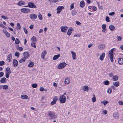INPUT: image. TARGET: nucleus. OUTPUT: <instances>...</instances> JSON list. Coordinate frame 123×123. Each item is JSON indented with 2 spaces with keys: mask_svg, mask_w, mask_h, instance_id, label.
I'll return each mask as SVG.
<instances>
[{
  "mask_svg": "<svg viewBox=\"0 0 123 123\" xmlns=\"http://www.w3.org/2000/svg\"><path fill=\"white\" fill-rule=\"evenodd\" d=\"M115 49V48H113L110 50L109 52V57L110 58L111 62H112L113 59V51Z\"/></svg>",
  "mask_w": 123,
  "mask_h": 123,
  "instance_id": "obj_1",
  "label": "nucleus"
},
{
  "mask_svg": "<svg viewBox=\"0 0 123 123\" xmlns=\"http://www.w3.org/2000/svg\"><path fill=\"white\" fill-rule=\"evenodd\" d=\"M48 116L52 119H55L56 117L55 113L53 111H49L48 112Z\"/></svg>",
  "mask_w": 123,
  "mask_h": 123,
  "instance_id": "obj_2",
  "label": "nucleus"
},
{
  "mask_svg": "<svg viewBox=\"0 0 123 123\" xmlns=\"http://www.w3.org/2000/svg\"><path fill=\"white\" fill-rule=\"evenodd\" d=\"M66 98L64 95H62L60 97L59 100L60 102L61 103H63L66 102Z\"/></svg>",
  "mask_w": 123,
  "mask_h": 123,
  "instance_id": "obj_3",
  "label": "nucleus"
},
{
  "mask_svg": "<svg viewBox=\"0 0 123 123\" xmlns=\"http://www.w3.org/2000/svg\"><path fill=\"white\" fill-rule=\"evenodd\" d=\"M67 64L64 62L60 63L58 66V68L60 69H61L64 68L66 65Z\"/></svg>",
  "mask_w": 123,
  "mask_h": 123,
  "instance_id": "obj_4",
  "label": "nucleus"
},
{
  "mask_svg": "<svg viewBox=\"0 0 123 123\" xmlns=\"http://www.w3.org/2000/svg\"><path fill=\"white\" fill-rule=\"evenodd\" d=\"M61 31L63 32H65L68 29V27L66 26H62L61 27Z\"/></svg>",
  "mask_w": 123,
  "mask_h": 123,
  "instance_id": "obj_5",
  "label": "nucleus"
},
{
  "mask_svg": "<svg viewBox=\"0 0 123 123\" xmlns=\"http://www.w3.org/2000/svg\"><path fill=\"white\" fill-rule=\"evenodd\" d=\"M30 17L31 19L33 20L36 19L37 18V16L34 13L31 14L30 15Z\"/></svg>",
  "mask_w": 123,
  "mask_h": 123,
  "instance_id": "obj_6",
  "label": "nucleus"
},
{
  "mask_svg": "<svg viewBox=\"0 0 123 123\" xmlns=\"http://www.w3.org/2000/svg\"><path fill=\"white\" fill-rule=\"evenodd\" d=\"M28 6L29 7L31 8H36L37 7L33 3L31 2H29L28 4Z\"/></svg>",
  "mask_w": 123,
  "mask_h": 123,
  "instance_id": "obj_7",
  "label": "nucleus"
},
{
  "mask_svg": "<svg viewBox=\"0 0 123 123\" xmlns=\"http://www.w3.org/2000/svg\"><path fill=\"white\" fill-rule=\"evenodd\" d=\"M64 7L63 6H58L56 9V10L57 11V13H60L62 11V9Z\"/></svg>",
  "mask_w": 123,
  "mask_h": 123,
  "instance_id": "obj_8",
  "label": "nucleus"
},
{
  "mask_svg": "<svg viewBox=\"0 0 123 123\" xmlns=\"http://www.w3.org/2000/svg\"><path fill=\"white\" fill-rule=\"evenodd\" d=\"M23 55L24 56V57L26 59H27L30 56V55L29 53L25 52H24L23 53Z\"/></svg>",
  "mask_w": 123,
  "mask_h": 123,
  "instance_id": "obj_9",
  "label": "nucleus"
},
{
  "mask_svg": "<svg viewBox=\"0 0 123 123\" xmlns=\"http://www.w3.org/2000/svg\"><path fill=\"white\" fill-rule=\"evenodd\" d=\"M22 12L24 13H27L30 12V11L29 9L26 8H23L21 9Z\"/></svg>",
  "mask_w": 123,
  "mask_h": 123,
  "instance_id": "obj_10",
  "label": "nucleus"
},
{
  "mask_svg": "<svg viewBox=\"0 0 123 123\" xmlns=\"http://www.w3.org/2000/svg\"><path fill=\"white\" fill-rule=\"evenodd\" d=\"M47 53V52L46 50H44L42 52L41 55L42 58L43 59H44L45 55Z\"/></svg>",
  "mask_w": 123,
  "mask_h": 123,
  "instance_id": "obj_11",
  "label": "nucleus"
},
{
  "mask_svg": "<svg viewBox=\"0 0 123 123\" xmlns=\"http://www.w3.org/2000/svg\"><path fill=\"white\" fill-rule=\"evenodd\" d=\"M71 53L72 55L73 59L74 60L76 59L77 58L76 56V53L73 51H71Z\"/></svg>",
  "mask_w": 123,
  "mask_h": 123,
  "instance_id": "obj_12",
  "label": "nucleus"
},
{
  "mask_svg": "<svg viewBox=\"0 0 123 123\" xmlns=\"http://www.w3.org/2000/svg\"><path fill=\"white\" fill-rule=\"evenodd\" d=\"M21 97L22 99H29L28 96L26 95H21Z\"/></svg>",
  "mask_w": 123,
  "mask_h": 123,
  "instance_id": "obj_13",
  "label": "nucleus"
},
{
  "mask_svg": "<svg viewBox=\"0 0 123 123\" xmlns=\"http://www.w3.org/2000/svg\"><path fill=\"white\" fill-rule=\"evenodd\" d=\"M13 62L14 67H16L18 65V62L16 60H13Z\"/></svg>",
  "mask_w": 123,
  "mask_h": 123,
  "instance_id": "obj_14",
  "label": "nucleus"
},
{
  "mask_svg": "<svg viewBox=\"0 0 123 123\" xmlns=\"http://www.w3.org/2000/svg\"><path fill=\"white\" fill-rule=\"evenodd\" d=\"M60 55L58 54L57 55H55L53 58V59L54 60H55L58 59L60 57Z\"/></svg>",
  "mask_w": 123,
  "mask_h": 123,
  "instance_id": "obj_15",
  "label": "nucleus"
},
{
  "mask_svg": "<svg viewBox=\"0 0 123 123\" xmlns=\"http://www.w3.org/2000/svg\"><path fill=\"white\" fill-rule=\"evenodd\" d=\"M105 55V53H103L100 56V59L101 61H103Z\"/></svg>",
  "mask_w": 123,
  "mask_h": 123,
  "instance_id": "obj_16",
  "label": "nucleus"
},
{
  "mask_svg": "<svg viewBox=\"0 0 123 123\" xmlns=\"http://www.w3.org/2000/svg\"><path fill=\"white\" fill-rule=\"evenodd\" d=\"M118 61L119 64H123V59L122 58H118Z\"/></svg>",
  "mask_w": 123,
  "mask_h": 123,
  "instance_id": "obj_17",
  "label": "nucleus"
},
{
  "mask_svg": "<svg viewBox=\"0 0 123 123\" xmlns=\"http://www.w3.org/2000/svg\"><path fill=\"white\" fill-rule=\"evenodd\" d=\"M105 47V46L104 44H100L98 45V48L101 49H103Z\"/></svg>",
  "mask_w": 123,
  "mask_h": 123,
  "instance_id": "obj_18",
  "label": "nucleus"
},
{
  "mask_svg": "<svg viewBox=\"0 0 123 123\" xmlns=\"http://www.w3.org/2000/svg\"><path fill=\"white\" fill-rule=\"evenodd\" d=\"M82 89L84 91H88L89 89V87L87 86H85L82 87Z\"/></svg>",
  "mask_w": 123,
  "mask_h": 123,
  "instance_id": "obj_19",
  "label": "nucleus"
},
{
  "mask_svg": "<svg viewBox=\"0 0 123 123\" xmlns=\"http://www.w3.org/2000/svg\"><path fill=\"white\" fill-rule=\"evenodd\" d=\"M73 30H74L72 28L69 29L68 31L67 34L68 35H70Z\"/></svg>",
  "mask_w": 123,
  "mask_h": 123,
  "instance_id": "obj_20",
  "label": "nucleus"
},
{
  "mask_svg": "<svg viewBox=\"0 0 123 123\" xmlns=\"http://www.w3.org/2000/svg\"><path fill=\"white\" fill-rule=\"evenodd\" d=\"M70 82V80L68 78H66L65 80V83L66 84H68Z\"/></svg>",
  "mask_w": 123,
  "mask_h": 123,
  "instance_id": "obj_21",
  "label": "nucleus"
},
{
  "mask_svg": "<svg viewBox=\"0 0 123 123\" xmlns=\"http://www.w3.org/2000/svg\"><path fill=\"white\" fill-rule=\"evenodd\" d=\"M113 116L115 118H117L119 117V115L118 112H115L114 113Z\"/></svg>",
  "mask_w": 123,
  "mask_h": 123,
  "instance_id": "obj_22",
  "label": "nucleus"
},
{
  "mask_svg": "<svg viewBox=\"0 0 123 123\" xmlns=\"http://www.w3.org/2000/svg\"><path fill=\"white\" fill-rule=\"evenodd\" d=\"M25 2L23 1H20L17 3V5L19 6H21L24 5Z\"/></svg>",
  "mask_w": 123,
  "mask_h": 123,
  "instance_id": "obj_23",
  "label": "nucleus"
},
{
  "mask_svg": "<svg viewBox=\"0 0 123 123\" xmlns=\"http://www.w3.org/2000/svg\"><path fill=\"white\" fill-rule=\"evenodd\" d=\"M80 6L82 7H83L85 6V3L83 0L81 1L80 3Z\"/></svg>",
  "mask_w": 123,
  "mask_h": 123,
  "instance_id": "obj_24",
  "label": "nucleus"
},
{
  "mask_svg": "<svg viewBox=\"0 0 123 123\" xmlns=\"http://www.w3.org/2000/svg\"><path fill=\"white\" fill-rule=\"evenodd\" d=\"M109 28L111 31H113L114 30L115 27L113 25H111L109 26Z\"/></svg>",
  "mask_w": 123,
  "mask_h": 123,
  "instance_id": "obj_25",
  "label": "nucleus"
},
{
  "mask_svg": "<svg viewBox=\"0 0 123 123\" xmlns=\"http://www.w3.org/2000/svg\"><path fill=\"white\" fill-rule=\"evenodd\" d=\"M6 80V79L5 77H3L0 80V82L2 83H5L6 82L5 81Z\"/></svg>",
  "mask_w": 123,
  "mask_h": 123,
  "instance_id": "obj_26",
  "label": "nucleus"
},
{
  "mask_svg": "<svg viewBox=\"0 0 123 123\" xmlns=\"http://www.w3.org/2000/svg\"><path fill=\"white\" fill-rule=\"evenodd\" d=\"M113 84L116 87H117L119 86V81H117L113 83Z\"/></svg>",
  "mask_w": 123,
  "mask_h": 123,
  "instance_id": "obj_27",
  "label": "nucleus"
},
{
  "mask_svg": "<svg viewBox=\"0 0 123 123\" xmlns=\"http://www.w3.org/2000/svg\"><path fill=\"white\" fill-rule=\"evenodd\" d=\"M26 59L25 58L23 57L21 59L19 60V62L20 63H21L23 62H25Z\"/></svg>",
  "mask_w": 123,
  "mask_h": 123,
  "instance_id": "obj_28",
  "label": "nucleus"
},
{
  "mask_svg": "<svg viewBox=\"0 0 123 123\" xmlns=\"http://www.w3.org/2000/svg\"><path fill=\"white\" fill-rule=\"evenodd\" d=\"M71 13L72 16H74L76 15L77 12L75 10H73L72 11Z\"/></svg>",
  "mask_w": 123,
  "mask_h": 123,
  "instance_id": "obj_29",
  "label": "nucleus"
},
{
  "mask_svg": "<svg viewBox=\"0 0 123 123\" xmlns=\"http://www.w3.org/2000/svg\"><path fill=\"white\" fill-rule=\"evenodd\" d=\"M16 48L20 51H22L23 50V48L21 47H19L18 45L16 46Z\"/></svg>",
  "mask_w": 123,
  "mask_h": 123,
  "instance_id": "obj_30",
  "label": "nucleus"
},
{
  "mask_svg": "<svg viewBox=\"0 0 123 123\" xmlns=\"http://www.w3.org/2000/svg\"><path fill=\"white\" fill-rule=\"evenodd\" d=\"M34 65V63L32 62H31L28 65V66L31 67H33Z\"/></svg>",
  "mask_w": 123,
  "mask_h": 123,
  "instance_id": "obj_31",
  "label": "nucleus"
},
{
  "mask_svg": "<svg viewBox=\"0 0 123 123\" xmlns=\"http://www.w3.org/2000/svg\"><path fill=\"white\" fill-rule=\"evenodd\" d=\"M93 97L92 98V101L93 102H95L96 101V99L94 93L93 94Z\"/></svg>",
  "mask_w": 123,
  "mask_h": 123,
  "instance_id": "obj_32",
  "label": "nucleus"
},
{
  "mask_svg": "<svg viewBox=\"0 0 123 123\" xmlns=\"http://www.w3.org/2000/svg\"><path fill=\"white\" fill-rule=\"evenodd\" d=\"M109 102L108 101L105 100H104L103 101H102L101 102V103L104 104V105H106Z\"/></svg>",
  "mask_w": 123,
  "mask_h": 123,
  "instance_id": "obj_33",
  "label": "nucleus"
},
{
  "mask_svg": "<svg viewBox=\"0 0 123 123\" xmlns=\"http://www.w3.org/2000/svg\"><path fill=\"white\" fill-rule=\"evenodd\" d=\"M4 32L7 37H10V34L9 33L6 31H4Z\"/></svg>",
  "mask_w": 123,
  "mask_h": 123,
  "instance_id": "obj_34",
  "label": "nucleus"
},
{
  "mask_svg": "<svg viewBox=\"0 0 123 123\" xmlns=\"http://www.w3.org/2000/svg\"><path fill=\"white\" fill-rule=\"evenodd\" d=\"M6 70L7 72L6 73H11V72L9 68L8 67L6 68Z\"/></svg>",
  "mask_w": 123,
  "mask_h": 123,
  "instance_id": "obj_35",
  "label": "nucleus"
},
{
  "mask_svg": "<svg viewBox=\"0 0 123 123\" xmlns=\"http://www.w3.org/2000/svg\"><path fill=\"white\" fill-rule=\"evenodd\" d=\"M38 18H39V19H40V20H42V19H43L42 16L40 13H39L38 15Z\"/></svg>",
  "mask_w": 123,
  "mask_h": 123,
  "instance_id": "obj_36",
  "label": "nucleus"
},
{
  "mask_svg": "<svg viewBox=\"0 0 123 123\" xmlns=\"http://www.w3.org/2000/svg\"><path fill=\"white\" fill-rule=\"evenodd\" d=\"M118 79V77L117 76H114L113 77V80L114 81L117 80Z\"/></svg>",
  "mask_w": 123,
  "mask_h": 123,
  "instance_id": "obj_37",
  "label": "nucleus"
},
{
  "mask_svg": "<svg viewBox=\"0 0 123 123\" xmlns=\"http://www.w3.org/2000/svg\"><path fill=\"white\" fill-rule=\"evenodd\" d=\"M103 84L106 85H108L109 84V82L108 80H106L104 81Z\"/></svg>",
  "mask_w": 123,
  "mask_h": 123,
  "instance_id": "obj_38",
  "label": "nucleus"
},
{
  "mask_svg": "<svg viewBox=\"0 0 123 123\" xmlns=\"http://www.w3.org/2000/svg\"><path fill=\"white\" fill-rule=\"evenodd\" d=\"M15 43L16 44H19L20 43V41L19 40L18 38H16Z\"/></svg>",
  "mask_w": 123,
  "mask_h": 123,
  "instance_id": "obj_39",
  "label": "nucleus"
},
{
  "mask_svg": "<svg viewBox=\"0 0 123 123\" xmlns=\"http://www.w3.org/2000/svg\"><path fill=\"white\" fill-rule=\"evenodd\" d=\"M2 87L5 90L7 89L8 88V86L7 85H4Z\"/></svg>",
  "mask_w": 123,
  "mask_h": 123,
  "instance_id": "obj_40",
  "label": "nucleus"
},
{
  "mask_svg": "<svg viewBox=\"0 0 123 123\" xmlns=\"http://www.w3.org/2000/svg\"><path fill=\"white\" fill-rule=\"evenodd\" d=\"M36 38L34 36L32 37L31 38V40L32 42H34L35 41H36Z\"/></svg>",
  "mask_w": 123,
  "mask_h": 123,
  "instance_id": "obj_41",
  "label": "nucleus"
},
{
  "mask_svg": "<svg viewBox=\"0 0 123 123\" xmlns=\"http://www.w3.org/2000/svg\"><path fill=\"white\" fill-rule=\"evenodd\" d=\"M32 86L34 88H36L37 86V84L36 83H34L32 85Z\"/></svg>",
  "mask_w": 123,
  "mask_h": 123,
  "instance_id": "obj_42",
  "label": "nucleus"
},
{
  "mask_svg": "<svg viewBox=\"0 0 123 123\" xmlns=\"http://www.w3.org/2000/svg\"><path fill=\"white\" fill-rule=\"evenodd\" d=\"M15 55L17 57H18L19 56V52H16L15 54Z\"/></svg>",
  "mask_w": 123,
  "mask_h": 123,
  "instance_id": "obj_43",
  "label": "nucleus"
},
{
  "mask_svg": "<svg viewBox=\"0 0 123 123\" xmlns=\"http://www.w3.org/2000/svg\"><path fill=\"white\" fill-rule=\"evenodd\" d=\"M31 45L32 47H33L34 48H36V46L35 45V43H32L31 44Z\"/></svg>",
  "mask_w": 123,
  "mask_h": 123,
  "instance_id": "obj_44",
  "label": "nucleus"
},
{
  "mask_svg": "<svg viewBox=\"0 0 123 123\" xmlns=\"http://www.w3.org/2000/svg\"><path fill=\"white\" fill-rule=\"evenodd\" d=\"M57 100V97L56 96H55L53 99V101H54L56 102Z\"/></svg>",
  "mask_w": 123,
  "mask_h": 123,
  "instance_id": "obj_45",
  "label": "nucleus"
},
{
  "mask_svg": "<svg viewBox=\"0 0 123 123\" xmlns=\"http://www.w3.org/2000/svg\"><path fill=\"white\" fill-rule=\"evenodd\" d=\"M23 29H24V32H25V33L26 34H27L28 33V31L24 27Z\"/></svg>",
  "mask_w": 123,
  "mask_h": 123,
  "instance_id": "obj_46",
  "label": "nucleus"
},
{
  "mask_svg": "<svg viewBox=\"0 0 123 123\" xmlns=\"http://www.w3.org/2000/svg\"><path fill=\"white\" fill-rule=\"evenodd\" d=\"M10 73H6V77L7 78H8L9 77V74Z\"/></svg>",
  "mask_w": 123,
  "mask_h": 123,
  "instance_id": "obj_47",
  "label": "nucleus"
},
{
  "mask_svg": "<svg viewBox=\"0 0 123 123\" xmlns=\"http://www.w3.org/2000/svg\"><path fill=\"white\" fill-rule=\"evenodd\" d=\"M109 18L108 16H106V20L107 22H109L110 21L109 20Z\"/></svg>",
  "mask_w": 123,
  "mask_h": 123,
  "instance_id": "obj_48",
  "label": "nucleus"
},
{
  "mask_svg": "<svg viewBox=\"0 0 123 123\" xmlns=\"http://www.w3.org/2000/svg\"><path fill=\"white\" fill-rule=\"evenodd\" d=\"M117 40L119 41H120L121 39H122V38L120 36H118H118H117Z\"/></svg>",
  "mask_w": 123,
  "mask_h": 123,
  "instance_id": "obj_49",
  "label": "nucleus"
},
{
  "mask_svg": "<svg viewBox=\"0 0 123 123\" xmlns=\"http://www.w3.org/2000/svg\"><path fill=\"white\" fill-rule=\"evenodd\" d=\"M106 25L105 24H104L102 26V28L103 29H106Z\"/></svg>",
  "mask_w": 123,
  "mask_h": 123,
  "instance_id": "obj_50",
  "label": "nucleus"
},
{
  "mask_svg": "<svg viewBox=\"0 0 123 123\" xmlns=\"http://www.w3.org/2000/svg\"><path fill=\"white\" fill-rule=\"evenodd\" d=\"M5 62L4 61H2L0 62V66H2L4 65Z\"/></svg>",
  "mask_w": 123,
  "mask_h": 123,
  "instance_id": "obj_51",
  "label": "nucleus"
},
{
  "mask_svg": "<svg viewBox=\"0 0 123 123\" xmlns=\"http://www.w3.org/2000/svg\"><path fill=\"white\" fill-rule=\"evenodd\" d=\"M119 104L121 105H123V102L121 101H119L118 102Z\"/></svg>",
  "mask_w": 123,
  "mask_h": 123,
  "instance_id": "obj_52",
  "label": "nucleus"
},
{
  "mask_svg": "<svg viewBox=\"0 0 123 123\" xmlns=\"http://www.w3.org/2000/svg\"><path fill=\"white\" fill-rule=\"evenodd\" d=\"M76 24L78 25H81V23L78 21H76Z\"/></svg>",
  "mask_w": 123,
  "mask_h": 123,
  "instance_id": "obj_53",
  "label": "nucleus"
},
{
  "mask_svg": "<svg viewBox=\"0 0 123 123\" xmlns=\"http://www.w3.org/2000/svg\"><path fill=\"white\" fill-rule=\"evenodd\" d=\"M74 4L73 3L71 4L70 5V10H71L72 9L74 8Z\"/></svg>",
  "mask_w": 123,
  "mask_h": 123,
  "instance_id": "obj_54",
  "label": "nucleus"
},
{
  "mask_svg": "<svg viewBox=\"0 0 123 123\" xmlns=\"http://www.w3.org/2000/svg\"><path fill=\"white\" fill-rule=\"evenodd\" d=\"M111 88L109 89L107 91V92L109 93H110L111 92Z\"/></svg>",
  "mask_w": 123,
  "mask_h": 123,
  "instance_id": "obj_55",
  "label": "nucleus"
},
{
  "mask_svg": "<svg viewBox=\"0 0 123 123\" xmlns=\"http://www.w3.org/2000/svg\"><path fill=\"white\" fill-rule=\"evenodd\" d=\"M56 102L54 101H52L50 104L51 105H53L56 103Z\"/></svg>",
  "mask_w": 123,
  "mask_h": 123,
  "instance_id": "obj_56",
  "label": "nucleus"
},
{
  "mask_svg": "<svg viewBox=\"0 0 123 123\" xmlns=\"http://www.w3.org/2000/svg\"><path fill=\"white\" fill-rule=\"evenodd\" d=\"M115 14V12H111V13H109V14L110 16H112L114 14Z\"/></svg>",
  "mask_w": 123,
  "mask_h": 123,
  "instance_id": "obj_57",
  "label": "nucleus"
},
{
  "mask_svg": "<svg viewBox=\"0 0 123 123\" xmlns=\"http://www.w3.org/2000/svg\"><path fill=\"white\" fill-rule=\"evenodd\" d=\"M103 114H104L105 115H106L107 114V111L106 110H104L103 111Z\"/></svg>",
  "mask_w": 123,
  "mask_h": 123,
  "instance_id": "obj_58",
  "label": "nucleus"
},
{
  "mask_svg": "<svg viewBox=\"0 0 123 123\" xmlns=\"http://www.w3.org/2000/svg\"><path fill=\"white\" fill-rule=\"evenodd\" d=\"M4 73L3 72H0V77H1L3 76Z\"/></svg>",
  "mask_w": 123,
  "mask_h": 123,
  "instance_id": "obj_59",
  "label": "nucleus"
},
{
  "mask_svg": "<svg viewBox=\"0 0 123 123\" xmlns=\"http://www.w3.org/2000/svg\"><path fill=\"white\" fill-rule=\"evenodd\" d=\"M1 17L4 19H8L7 17H6L2 15L1 16Z\"/></svg>",
  "mask_w": 123,
  "mask_h": 123,
  "instance_id": "obj_60",
  "label": "nucleus"
},
{
  "mask_svg": "<svg viewBox=\"0 0 123 123\" xmlns=\"http://www.w3.org/2000/svg\"><path fill=\"white\" fill-rule=\"evenodd\" d=\"M33 28V25H31L29 26L30 28L31 29H32Z\"/></svg>",
  "mask_w": 123,
  "mask_h": 123,
  "instance_id": "obj_61",
  "label": "nucleus"
},
{
  "mask_svg": "<svg viewBox=\"0 0 123 123\" xmlns=\"http://www.w3.org/2000/svg\"><path fill=\"white\" fill-rule=\"evenodd\" d=\"M44 89L43 87H41L40 88V90L41 91H44Z\"/></svg>",
  "mask_w": 123,
  "mask_h": 123,
  "instance_id": "obj_62",
  "label": "nucleus"
},
{
  "mask_svg": "<svg viewBox=\"0 0 123 123\" xmlns=\"http://www.w3.org/2000/svg\"><path fill=\"white\" fill-rule=\"evenodd\" d=\"M53 86L54 87H57V84L55 82H54L53 83Z\"/></svg>",
  "mask_w": 123,
  "mask_h": 123,
  "instance_id": "obj_63",
  "label": "nucleus"
},
{
  "mask_svg": "<svg viewBox=\"0 0 123 123\" xmlns=\"http://www.w3.org/2000/svg\"><path fill=\"white\" fill-rule=\"evenodd\" d=\"M43 31V30L42 29H40L39 31V33H42Z\"/></svg>",
  "mask_w": 123,
  "mask_h": 123,
  "instance_id": "obj_64",
  "label": "nucleus"
}]
</instances>
